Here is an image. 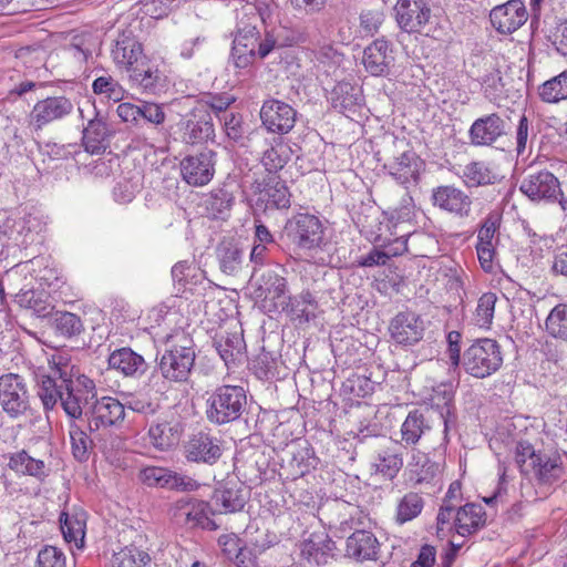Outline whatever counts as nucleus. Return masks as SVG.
Masks as SVG:
<instances>
[{"label": "nucleus", "instance_id": "nucleus-1", "mask_svg": "<svg viewBox=\"0 0 567 567\" xmlns=\"http://www.w3.org/2000/svg\"><path fill=\"white\" fill-rule=\"evenodd\" d=\"M38 396L45 410H52L60 402L71 421L82 420L83 406L96 398V388L86 375H78L70 382H58L54 377H42L38 381Z\"/></svg>", "mask_w": 567, "mask_h": 567}, {"label": "nucleus", "instance_id": "nucleus-2", "mask_svg": "<svg viewBox=\"0 0 567 567\" xmlns=\"http://www.w3.org/2000/svg\"><path fill=\"white\" fill-rule=\"evenodd\" d=\"M515 462L523 475L534 478L539 485H555L567 474L558 451L536 450L527 441L517 442Z\"/></svg>", "mask_w": 567, "mask_h": 567}, {"label": "nucleus", "instance_id": "nucleus-3", "mask_svg": "<svg viewBox=\"0 0 567 567\" xmlns=\"http://www.w3.org/2000/svg\"><path fill=\"white\" fill-rule=\"evenodd\" d=\"M168 348L162 354L158 369L162 377L171 382L188 380L195 364L193 340L184 332H176L167 339Z\"/></svg>", "mask_w": 567, "mask_h": 567}, {"label": "nucleus", "instance_id": "nucleus-4", "mask_svg": "<svg viewBox=\"0 0 567 567\" xmlns=\"http://www.w3.org/2000/svg\"><path fill=\"white\" fill-rule=\"evenodd\" d=\"M247 408V394L243 386H217L206 399L205 414L208 422L224 425L241 417Z\"/></svg>", "mask_w": 567, "mask_h": 567}, {"label": "nucleus", "instance_id": "nucleus-5", "mask_svg": "<svg viewBox=\"0 0 567 567\" xmlns=\"http://www.w3.org/2000/svg\"><path fill=\"white\" fill-rule=\"evenodd\" d=\"M503 352L498 342L491 338L475 340L462 355V368L470 375L484 379L503 365Z\"/></svg>", "mask_w": 567, "mask_h": 567}, {"label": "nucleus", "instance_id": "nucleus-6", "mask_svg": "<svg viewBox=\"0 0 567 567\" xmlns=\"http://www.w3.org/2000/svg\"><path fill=\"white\" fill-rule=\"evenodd\" d=\"M519 190L532 202L558 204L560 209L567 212V197L559 179L547 169L529 172L522 179Z\"/></svg>", "mask_w": 567, "mask_h": 567}, {"label": "nucleus", "instance_id": "nucleus-7", "mask_svg": "<svg viewBox=\"0 0 567 567\" xmlns=\"http://www.w3.org/2000/svg\"><path fill=\"white\" fill-rule=\"evenodd\" d=\"M285 234L299 248L313 249L323 243L324 230L317 216L299 213L287 220Z\"/></svg>", "mask_w": 567, "mask_h": 567}, {"label": "nucleus", "instance_id": "nucleus-8", "mask_svg": "<svg viewBox=\"0 0 567 567\" xmlns=\"http://www.w3.org/2000/svg\"><path fill=\"white\" fill-rule=\"evenodd\" d=\"M394 10L398 24L403 31L430 35L432 14L425 0H399Z\"/></svg>", "mask_w": 567, "mask_h": 567}, {"label": "nucleus", "instance_id": "nucleus-9", "mask_svg": "<svg viewBox=\"0 0 567 567\" xmlns=\"http://www.w3.org/2000/svg\"><path fill=\"white\" fill-rule=\"evenodd\" d=\"M86 426L91 434L99 433L124 421L125 406L115 398L95 399L85 412Z\"/></svg>", "mask_w": 567, "mask_h": 567}, {"label": "nucleus", "instance_id": "nucleus-10", "mask_svg": "<svg viewBox=\"0 0 567 567\" xmlns=\"http://www.w3.org/2000/svg\"><path fill=\"white\" fill-rule=\"evenodd\" d=\"M183 453L188 462L214 465L223 455V442L209 432L198 431L185 441Z\"/></svg>", "mask_w": 567, "mask_h": 567}, {"label": "nucleus", "instance_id": "nucleus-11", "mask_svg": "<svg viewBox=\"0 0 567 567\" xmlns=\"http://www.w3.org/2000/svg\"><path fill=\"white\" fill-rule=\"evenodd\" d=\"M173 517L179 525L187 528L200 527L216 529L217 525L210 518L212 508L207 502L196 498H181L174 504Z\"/></svg>", "mask_w": 567, "mask_h": 567}, {"label": "nucleus", "instance_id": "nucleus-12", "mask_svg": "<svg viewBox=\"0 0 567 567\" xmlns=\"http://www.w3.org/2000/svg\"><path fill=\"white\" fill-rule=\"evenodd\" d=\"M73 110L71 100L63 95L40 100L29 114V125L34 131H40L53 122L65 118Z\"/></svg>", "mask_w": 567, "mask_h": 567}, {"label": "nucleus", "instance_id": "nucleus-13", "mask_svg": "<svg viewBox=\"0 0 567 567\" xmlns=\"http://www.w3.org/2000/svg\"><path fill=\"white\" fill-rule=\"evenodd\" d=\"M260 120L268 132L284 135L293 128L297 111L284 101L268 99L261 105Z\"/></svg>", "mask_w": 567, "mask_h": 567}, {"label": "nucleus", "instance_id": "nucleus-14", "mask_svg": "<svg viewBox=\"0 0 567 567\" xmlns=\"http://www.w3.org/2000/svg\"><path fill=\"white\" fill-rule=\"evenodd\" d=\"M215 164L216 153L205 148L197 154L186 156L181 162V173L188 185L200 187L213 179Z\"/></svg>", "mask_w": 567, "mask_h": 567}, {"label": "nucleus", "instance_id": "nucleus-15", "mask_svg": "<svg viewBox=\"0 0 567 567\" xmlns=\"http://www.w3.org/2000/svg\"><path fill=\"white\" fill-rule=\"evenodd\" d=\"M0 404L11 417L24 414L29 396L22 377L13 373L0 377Z\"/></svg>", "mask_w": 567, "mask_h": 567}, {"label": "nucleus", "instance_id": "nucleus-16", "mask_svg": "<svg viewBox=\"0 0 567 567\" xmlns=\"http://www.w3.org/2000/svg\"><path fill=\"white\" fill-rule=\"evenodd\" d=\"M425 331L424 320L411 310L396 313L389 324L391 339L400 346H414L422 340Z\"/></svg>", "mask_w": 567, "mask_h": 567}, {"label": "nucleus", "instance_id": "nucleus-17", "mask_svg": "<svg viewBox=\"0 0 567 567\" xmlns=\"http://www.w3.org/2000/svg\"><path fill=\"white\" fill-rule=\"evenodd\" d=\"M431 200L434 207L457 218H466L472 210V198L453 185L437 186L432 189Z\"/></svg>", "mask_w": 567, "mask_h": 567}, {"label": "nucleus", "instance_id": "nucleus-18", "mask_svg": "<svg viewBox=\"0 0 567 567\" xmlns=\"http://www.w3.org/2000/svg\"><path fill=\"white\" fill-rule=\"evenodd\" d=\"M255 293L262 301V307L267 311H277L279 308H285L287 281L277 272L267 270L257 279Z\"/></svg>", "mask_w": 567, "mask_h": 567}, {"label": "nucleus", "instance_id": "nucleus-19", "mask_svg": "<svg viewBox=\"0 0 567 567\" xmlns=\"http://www.w3.org/2000/svg\"><path fill=\"white\" fill-rule=\"evenodd\" d=\"M506 133V121L498 113H489L472 123L468 138L473 146H492Z\"/></svg>", "mask_w": 567, "mask_h": 567}, {"label": "nucleus", "instance_id": "nucleus-20", "mask_svg": "<svg viewBox=\"0 0 567 567\" xmlns=\"http://www.w3.org/2000/svg\"><path fill=\"white\" fill-rule=\"evenodd\" d=\"M527 10L522 0H508L494 7L489 12L492 25L502 34L515 32L527 21Z\"/></svg>", "mask_w": 567, "mask_h": 567}, {"label": "nucleus", "instance_id": "nucleus-21", "mask_svg": "<svg viewBox=\"0 0 567 567\" xmlns=\"http://www.w3.org/2000/svg\"><path fill=\"white\" fill-rule=\"evenodd\" d=\"M423 162L412 150L401 152L384 164V169L400 185L405 188L417 184Z\"/></svg>", "mask_w": 567, "mask_h": 567}, {"label": "nucleus", "instance_id": "nucleus-22", "mask_svg": "<svg viewBox=\"0 0 567 567\" xmlns=\"http://www.w3.org/2000/svg\"><path fill=\"white\" fill-rule=\"evenodd\" d=\"M111 56L118 69H124L127 72L145 58L142 43L131 30H124L118 33L114 40Z\"/></svg>", "mask_w": 567, "mask_h": 567}, {"label": "nucleus", "instance_id": "nucleus-23", "mask_svg": "<svg viewBox=\"0 0 567 567\" xmlns=\"http://www.w3.org/2000/svg\"><path fill=\"white\" fill-rule=\"evenodd\" d=\"M394 50L384 38L377 39L363 50L362 63L372 76H385L394 64Z\"/></svg>", "mask_w": 567, "mask_h": 567}, {"label": "nucleus", "instance_id": "nucleus-24", "mask_svg": "<svg viewBox=\"0 0 567 567\" xmlns=\"http://www.w3.org/2000/svg\"><path fill=\"white\" fill-rule=\"evenodd\" d=\"M182 140L195 145L207 142L215 135L213 117L206 107H195L183 122Z\"/></svg>", "mask_w": 567, "mask_h": 567}, {"label": "nucleus", "instance_id": "nucleus-25", "mask_svg": "<svg viewBox=\"0 0 567 567\" xmlns=\"http://www.w3.org/2000/svg\"><path fill=\"white\" fill-rule=\"evenodd\" d=\"M184 432L183 424L175 417H158L148 429L152 445L158 451H168L176 446Z\"/></svg>", "mask_w": 567, "mask_h": 567}, {"label": "nucleus", "instance_id": "nucleus-26", "mask_svg": "<svg viewBox=\"0 0 567 567\" xmlns=\"http://www.w3.org/2000/svg\"><path fill=\"white\" fill-rule=\"evenodd\" d=\"M109 367L123 377L138 379L148 369V364L140 353L128 347L114 350L109 355Z\"/></svg>", "mask_w": 567, "mask_h": 567}, {"label": "nucleus", "instance_id": "nucleus-27", "mask_svg": "<svg viewBox=\"0 0 567 567\" xmlns=\"http://www.w3.org/2000/svg\"><path fill=\"white\" fill-rule=\"evenodd\" d=\"M250 492L240 482L228 481L214 493L213 499L220 513L240 512L249 499Z\"/></svg>", "mask_w": 567, "mask_h": 567}, {"label": "nucleus", "instance_id": "nucleus-28", "mask_svg": "<svg viewBox=\"0 0 567 567\" xmlns=\"http://www.w3.org/2000/svg\"><path fill=\"white\" fill-rule=\"evenodd\" d=\"M379 542L373 533L360 529L347 538L346 555L355 561L378 559Z\"/></svg>", "mask_w": 567, "mask_h": 567}, {"label": "nucleus", "instance_id": "nucleus-29", "mask_svg": "<svg viewBox=\"0 0 567 567\" xmlns=\"http://www.w3.org/2000/svg\"><path fill=\"white\" fill-rule=\"evenodd\" d=\"M336 543L326 533H312L301 544V555L309 563L326 565L334 556Z\"/></svg>", "mask_w": 567, "mask_h": 567}, {"label": "nucleus", "instance_id": "nucleus-30", "mask_svg": "<svg viewBox=\"0 0 567 567\" xmlns=\"http://www.w3.org/2000/svg\"><path fill=\"white\" fill-rule=\"evenodd\" d=\"M329 101L334 110L349 116L361 106L363 97L359 86L341 81L331 90Z\"/></svg>", "mask_w": 567, "mask_h": 567}, {"label": "nucleus", "instance_id": "nucleus-31", "mask_svg": "<svg viewBox=\"0 0 567 567\" xmlns=\"http://www.w3.org/2000/svg\"><path fill=\"white\" fill-rule=\"evenodd\" d=\"M112 136L107 123L102 117H94L89 121L83 131V146L86 153L92 155L103 154L109 147Z\"/></svg>", "mask_w": 567, "mask_h": 567}, {"label": "nucleus", "instance_id": "nucleus-32", "mask_svg": "<svg viewBox=\"0 0 567 567\" xmlns=\"http://www.w3.org/2000/svg\"><path fill=\"white\" fill-rule=\"evenodd\" d=\"M431 429L432 426L422 411H410L400 429V444L404 447H413L421 442Z\"/></svg>", "mask_w": 567, "mask_h": 567}, {"label": "nucleus", "instance_id": "nucleus-33", "mask_svg": "<svg viewBox=\"0 0 567 567\" xmlns=\"http://www.w3.org/2000/svg\"><path fill=\"white\" fill-rule=\"evenodd\" d=\"M486 523V513L480 504L468 503L458 507L455 515L454 529L457 535L466 537L482 527Z\"/></svg>", "mask_w": 567, "mask_h": 567}, {"label": "nucleus", "instance_id": "nucleus-34", "mask_svg": "<svg viewBox=\"0 0 567 567\" xmlns=\"http://www.w3.org/2000/svg\"><path fill=\"white\" fill-rule=\"evenodd\" d=\"M83 420H73L69 424V435L71 441L72 455L79 462L89 460L90 452L94 446L96 434L87 433L85 427L81 424Z\"/></svg>", "mask_w": 567, "mask_h": 567}, {"label": "nucleus", "instance_id": "nucleus-35", "mask_svg": "<svg viewBox=\"0 0 567 567\" xmlns=\"http://www.w3.org/2000/svg\"><path fill=\"white\" fill-rule=\"evenodd\" d=\"M317 307L318 303L315 296L310 291H302L298 296H287L285 308L280 309L286 311L293 320L308 322L315 318Z\"/></svg>", "mask_w": 567, "mask_h": 567}, {"label": "nucleus", "instance_id": "nucleus-36", "mask_svg": "<svg viewBox=\"0 0 567 567\" xmlns=\"http://www.w3.org/2000/svg\"><path fill=\"white\" fill-rule=\"evenodd\" d=\"M454 391L451 384H440L433 390L431 404L435 408L444 424V440L447 441L449 424L454 421Z\"/></svg>", "mask_w": 567, "mask_h": 567}, {"label": "nucleus", "instance_id": "nucleus-37", "mask_svg": "<svg viewBox=\"0 0 567 567\" xmlns=\"http://www.w3.org/2000/svg\"><path fill=\"white\" fill-rule=\"evenodd\" d=\"M51 365L50 374H41L38 377V381L42 377H54L58 382H70V380L76 378L79 371L75 370L76 364L73 355L69 350H58L49 359Z\"/></svg>", "mask_w": 567, "mask_h": 567}, {"label": "nucleus", "instance_id": "nucleus-38", "mask_svg": "<svg viewBox=\"0 0 567 567\" xmlns=\"http://www.w3.org/2000/svg\"><path fill=\"white\" fill-rule=\"evenodd\" d=\"M214 343L227 367L235 363L243 355L245 349L244 338L238 332L221 333L215 339Z\"/></svg>", "mask_w": 567, "mask_h": 567}, {"label": "nucleus", "instance_id": "nucleus-39", "mask_svg": "<svg viewBox=\"0 0 567 567\" xmlns=\"http://www.w3.org/2000/svg\"><path fill=\"white\" fill-rule=\"evenodd\" d=\"M217 258L224 274L236 276L241 269L244 251L233 241H223L217 247Z\"/></svg>", "mask_w": 567, "mask_h": 567}, {"label": "nucleus", "instance_id": "nucleus-40", "mask_svg": "<svg viewBox=\"0 0 567 567\" xmlns=\"http://www.w3.org/2000/svg\"><path fill=\"white\" fill-rule=\"evenodd\" d=\"M8 465L18 474L30 475L37 478L47 476L45 463L42 460L32 457L25 451L12 454Z\"/></svg>", "mask_w": 567, "mask_h": 567}, {"label": "nucleus", "instance_id": "nucleus-41", "mask_svg": "<svg viewBox=\"0 0 567 567\" xmlns=\"http://www.w3.org/2000/svg\"><path fill=\"white\" fill-rule=\"evenodd\" d=\"M412 478L416 484L430 483L440 474V464L431 461L425 454L413 452L409 464Z\"/></svg>", "mask_w": 567, "mask_h": 567}, {"label": "nucleus", "instance_id": "nucleus-42", "mask_svg": "<svg viewBox=\"0 0 567 567\" xmlns=\"http://www.w3.org/2000/svg\"><path fill=\"white\" fill-rule=\"evenodd\" d=\"M537 136L533 123L525 114L519 116L514 132L515 152L518 157H525L532 153L534 141Z\"/></svg>", "mask_w": 567, "mask_h": 567}, {"label": "nucleus", "instance_id": "nucleus-43", "mask_svg": "<svg viewBox=\"0 0 567 567\" xmlns=\"http://www.w3.org/2000/svg\"><path fill=\"white\" fill-rule=\"evenodd\" d=\"M424 507L422 496L415 492H409L403 495L396 505L394 520L398 525H403L416 518Z\"/></svg>", "mask_w": 567, "mask_h": 567}, {"label": "nucleus", "instance_id": "nucleus-44", "mask_svg": "<svg viewBox=\"0 0 567 567\" xmlns=\"http://www.w3.org/2000/svg\"><path fill=\"white\" fill-rule=\"evenodd\" d=\"M130 81L133 85L147 93H156L163 86V78L156 68H140L138 64L130 71Z\"/></svg>", "mask_w": 567, "mask_h": 567}, {"label": "nucleus", "instance_id": "nucleus-45", "mask_svg": "<svg viewBox=\"0 0 567 567\" xmlns=\"http://www.w3.org/2000/svg\"><path fill=\"white\" fill-rule=\"evenodd\" d=\"M16 302L20 307L32 310L40 317L48 316L53 309V306L48 299V293L33 289L21 290L16 296Z\"/></svg>", "mask_w": 567, "mask_h": 567}, {"label": "nucleus", "instance_id": "nucleus-46", "mask_svg": "<svg viewBox=\"0 0 567 567\" xmlns=\"http://www.w3.org/2000/svg\"><path fill=\"white\" fill-rule=\"evenodd\" d=\"M402 466V455L389 449L379 451L372 463L374 472L381 474L384 478L388 480H393Z\"/></svg>", "mask_w": 567, "mask_h": 567}, {"label": "nucleus", "instance_id": "nucleus-47", "mask_svg": "<svg viewBox=\"0 0 567 567\" xmlns=\"http://www.w3.org/2000/svg\"><path fill=\"white\" fill-rule=\"evenodd\" d=\"M462 178L468 187L493 184L496 175L492 172L485 162H471L464 166Z\"/></svg>", "mask_w": 567, "mask_h": 567}, {"label": "nucleus", "instance_id": "nucleus-48", "mask_svg": "<svg viewBox=\"0 0 567 567\" xmlns=\"http://www.w3.org/2000/svg\"><path fill=\"white\" fill-rule=\"evenodd\" d=\"M318 457L313 449L303 441L295 445L290 464L296 470L297 476H303L318 465Z\"/></svg>", "mask_w": 567, "mask_h": 567}, {"label": "nucleus", "instance_id": "nucleus-49", "mask_svg": "<svg viewBox=\"0 0 567 567\" xmlns=\"http://www.w3.org/2000/svg\"><path fill=\"white\" fill-rule=\"evenodd\" d=\"M545 330L554 339L567 342V305L558 303L545 320Z\"/></svg>", "mask_w": 567, "mask_h": 567}, {"label": "nucleus", "instance_id": "nucleus-50", "mask_svg": "<svg viewBox=\"0 0 567 567\" xmlns=\"http://www.w3.org/2000/svg\"><path fill=\"white\" fill-rule=\"evenodd\" d=\"M539 97L546 103L567 100V70L539 86Z\"/></svg>", "mask_w": 567, "mask_h": 567}, {"label": "nucleus", "instance_id": "nucleus-51", "mask_svg": "<svg viewBox=\"0 0 567 567\" xmlns=\"http://www.w3.org/2000/svg\"><path fill=\"white\" fill-rule=\"evenodd\" d=\"M262 198L267 202V207L282 209L290 206V194L288 188L277 177L269 178V182L262 190Z\"/></svg>", "mask_w": 567, "mask_h": 567}, {"label": "nucleus", "instance_id": "nucleus-52", "mask_svg": "<svg viewBox=\"0 0 567 567\" xmlns=\"http://www.w3.org/2000/svg\"><path fill=\"white\" fill-rule=\"evenodd\" d=\"M291 153L286 143L279 142L264 152L261 163L267 172L277 173L288 163Z\"/></svg>", "mask_w": 567, "mask_h": 567}, {"label": "nucleus", "instance_id": "nucleus-53", "mask_svg": "<svg viewBox=\"0 0 567 567\" xmlns=\"http://www.w3.org/2000/svg\"><path fill=\"white\" fill-rule=\"evenodd\" d=\"M61 532L68 543L82 542L85 534V520L83 514L70 515L69 513H61L60 515Z\"/></svg>", "mask_w": 567, "mask_h": 567}, {"label": "nucleus", "instance_id": "nucleus-54", "mask_svg": "<svg viewBox=\"0 0 567 567\" xmlns=\"http://www.w3.org/2000/svg\"><path fill=\"white\" fill-rule=\"evenodd\" d=\"M496 302L497 296L494 292H485L478 298L473 318L477 327L489 329L494 319Z\"/></svg>", "mask_w": 567, "mask_h": 567}, {"label": "nucleus", "instance_id": "nucleus-55", "mask_svg": "<svg viewBox=\"0 0 567 567\" xmlns=\"http://www.w3.org/2000/svg\"><path fill=\"white\" fill-rule=\"evenodd\" d=\"M150 560L146 553L136 547H126L113 557V567H144Z\"/></svg>", "mask_w": 567, "mask_h": 567}, {"label": "nucleus", "instance_id": "nucleus-56", "mask_svg": "<svg viewBox=\"0 0 567 567\" xmlns=\"http://www.w3.org/2000/svg\"><path fill=\"white\" fill-rule=\"evenodd\" d=\"M499 228V218L496 214H488L477 230L476 246L496 247V233Z\"/></svg>", "mask_w": 567, "mask_h": 567}, {"label": "nucleus", "instance_id": "nucleus-57", "mask_svg": "<svg viewBox=\"0 0 567 567\" xmlns=\"http://www.w3.org/2000/svg\"><path fill=\"white\" fill-rule=\"evenodd\" d=\"M414 203L413 198L405 194L400 204L390 212V220L394 223L396 229L400 225L408 224L411 227V220L414 217Z\"/></svg>", "mask_w": 567, "mask_h": 567}, {"label": "nucleus", "instance_id": "nucleus-58", "mask_svg": "<svg viewBox=\"0 0 567 567\" xmlns=\"http://www.w3.org/2000/svg\"><path fill=\"white\" fill-rule=\"evenodd\" d=\"M93 92L103 94L107 99L118 102L123 99L124 90L112 76H100L93 81Z\"/></svg>", "mask_w": 567, "mask_h": 567}, {"label": "nucleus", "instance_id": "nucleus-59", "mask_svg": "<svg viewBox=\"0 0 567 567\" xmlns=\"http://www.w3.org/2000/svg\"><path fill=\"white\" fill-rule=\"evenodd\" d=\"M234 203V196L226 188H218L212 192L207 202V208L215 216H223Z\"/></svg>", "mask_w": 567, "mask_h": 567}, {"label": "nucleus", "instance_id": "nucleus-60", "mask_svg": "<svg viewBox=\"0 0 567 567\" xmlns=\"http://www.w3.org/2000/svg\"><path fill=\"white\" fill-rule=\"evenodd\" d=\"M55 327L56 330L65 337L78 336L83 329L80 317L72 312L56 313Z\"/></svg>", "mask_w": 567, "mask_h": 567}, {"label": "nucleus", "instance_id": "nucleus-61", "mask_svg": "<svg viewBox=\"0 0 567 567\" xmlns=\"http://www.w3.org/2000/svg\"><path fill=\"white\" fill-rule=\"evenodd\" d=\"M241 40H233V47L230 52L231 63L236 69L246 70L248 69L257 58L256 51L250 50L240 44Z\"/></svg>", "mask_w": 567, "mask_h": 567}, {"label": "nucleus", "instance_id": "nucleus-62", "mask_svg": "<svg viewBox=\"0 0 567 567\" xmlns=\"http://www.w3.org/2000/svg\"><path fill=\"white\" fill-rule=\"evenodd\" d=\"M65 555L54 546L43 547L37 559V567H65Z\"/></svg>", "mask_w": 567, "mask_h": 567}, {"label": "nucleus", "instance_id": "nucleus-63", "mask_svg": "<svg viewBox=\"0 0 567 567\" xmlns=\"http://www.w3.org/2000/svg\"><path fill=\"white\" fill-rule=\"evenodd\" d=\"M47 153L48 155L55 161L60 159H69L73 158L76 159L78 155L82 154L81 145L78 143H70V144H47Z\"/></svg>", "mask_w": 567, "mask_h": 567}, {"label": "nucleus", "instance_id": "nucleus-64", "mask_svg": "<svg viewBox=\"0 0 567 567\" xmlns=\"http://www.w3.org/2000/svg\"><path fill=\"white\" fill-rule=\"evenodd\" d=\"M20 78V74L14 73L8 79L2 80V85L8 89L9 96H22L35 87V82L30 80H21Z\"/></svg>", "mask_w": 567, "mask_h": 567}]
</instances>
